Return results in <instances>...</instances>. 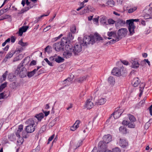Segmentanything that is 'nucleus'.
<instances>
[{"label":"nucleus","mask_w":152,"mask_h":152,"mask_svg":"<svg viewBox=\"0 0 152 152\" xmlns=\"http://www.w3.org/2000/svg\"><path fill=\"white\" fill-rule=\"evenodd\" d=\"M25 124L28 125L25 127L21 134V136L26 138L28 133H32L34 131L35 128L38 124V122H37L35 118H31L27 119L25 122Z\"/></svg>","instance_id":"f257e3e1"},{"label":"nucleus","mask_w":152,"mask_h":152,"mask_svg":"<svg viewBox=\"0 0 152 152\" xmlns=\"http://www.w3.org/2000/svg\"><path fill=\"white\" fill-rule=\"evenodd\" d=\"M67 43V41L66 38H63L60 42L54 43L53 46V48L57 51H59L61 50H64L65 45Z\"/></svg>","instance_id":"f03ea898"},{"label":"nucleus","mask_w":152,"mask_h":152,"mask_svg":"<svg viewBox=\"0 0 152 152\" xmlns=\"http://www.w3.org/2000/svg\"><path fill=\"white\" fill-rule=\"evenodd\" d=\"M139 21L138 19H132L126 20V24L129 25L128 28L130 33V35L132 36L134 33V30L136 26L134 25V22H138Z\"/></svg>","instance_id":"7ed1b4c3"},{"label":"nucleus","mask_w":152,"mask_h":152,"mask_svg":"<svg viewBox=\"0 0 152 152\" xmlns=\"http://www.w3.org/2000/svg\"><path fill=\"white\" fill-rule=\"evenodd\" d=\"M96 38L95 36H90L88 35H85L84 36L83 40L80 42L83 44V46H87L88 44L91 43L93 44L95 42Z\"/></svg>","instance_id":"20e7f679"},{"label":"nucleus","mask_w":152,"mask_h":152,"mask_svg":"<svg viewBox=\"0 0 152 152\" xmlns=\"http://www.w3.org/2000/svg\"><path fill=\"white\" fill-rule=\"evenodd\" d=\"M15 73L17 75H19L21 78H23L27 76V70L25 67H17L15 71Z\"/></svg>","instance_id":"39448f33"},{"label":"nucleus","mask_w":152,"mask_h":152,"mask_svg":"<svg viewBox=\"0 0 152 152\" xmlns=\"http://www.w3.org/2000/svg\"><path fill=\"white\" fill-rule=\"evenodd\" d=\"M144 11L146 13L145 17L146 19L152 18V3L146 7Z\"/></svg>","instance_id":"423d86ee"},{"label":"nucleus","mask_w":152,"mask_h":152,"mask_svg":"<svg viewBox=\"0 0 152 152\" xmlns=\"http://www.w3.org/2000/svg\"><path fill=\"white\" fill-rule=\"evenodd\" d=\"M83 46V44L81 42L77 43L75 45L73 49V52L75 55H78V53L82 50Z\"/></svg>","instance_id":"0eeeda50"},{"label":"nucleus","mask_w":152,"mask_h":152,"mask_svg":"<svg viewBox=\"0 0 152 152\" xmlns=\"http://www.w3.org/2000/svg\"><path fill=\"white\" fill-rule=\"evenodd\" d=\"M127 30L126 28H121L118 30L117 34V37L119 38V40L122 37H125L127 34Z\"/></svg>","instance_id":"6e6552de"},{"label":"nucleus","mask_w":152,"mask_h":152,"mask_svg":"<svg viewBox=\"0 0 152 152\" xmlns=\"http://www.w3.org/2000/svg\"><path fill=\"white\" fill-rule=\"evenodd\" d=\"M107 143L102 141H100L98 144V149L100 150L101 151H104L107 150Z\"/></svg>","instance_id":"1a4fd4ad"},{"label":"nucleus","mask_w":152,"mask_h":152,"mask_svg":"<svg viewBox=\"0 0 152 152\" xmlns=\"http://www.w3.org/2000/svg\"><path fill=\"white\" fill-rule=\"evenodd\" d=\"M134 122H130L126 120H123L122 124L124 126H128V127L130 128H134L135 125L134 123Z\"/></svg>","instance_id":"9d476101"},{"label":"nucleus","mask_w":152,"mask_h":152,"mask_svg":"<svg viewBox=\"0 0 152 152\" xmlns=\"http://www.w3.org/2000/svg\"><path fill=\"white\" fill-rule=\"evenodd\" d=\"M112 136L110 134H107L104 136L103 138V142L106 143H108L112 140Z\"/></svg>","instance_id":"9b49d317"},{"label":"nucleus","mask_w":152,"mask_h":152,"mask_svg":"<svg viewBox=\"0 0 152 152\" xmlns=\"http://www.w3.org/2000/svg\"><path fill=\"white\" fill-rule=\"evenodd\" d=\"M119 144L120 146L123 148H125L128 145V142L124 139H120Z\"/></svg>","instance_id":"f8f14e48"},{"label":"nucleus","mask_w":152,"mask_h":152,"mask_svg":"<svg viewBox=\"0 0 152 152\" xmlns=\"http://www.w3.org/2000/svg\"><path fill=\"white\" fill-rule=\"evenodd\" d=\"M132 64L131 67L132 68L137 69L139 67L140 64L137 59H134L132 60Z\"/></svg>","instance_id":"ddd939ff"},{"label":"nucleus","mask_w":152,"mask_h":152,"mask_svg":"<svg viewBox=\"0 0 152 152\" xmlns=\"http://www.w3.org/2000/svg\"><path fill=\"white\" fill-rule=\"evenodd\" d=\"M111 73L112 75L119 76L121 75L120 70L118 68L115 67L112 70Z\"/></svg>","instance_id":"4468645a"},{"label":"nucleus","mask_w":152,"mask_h":152,"mask_svg":"<svg viewBox=\"0 0 152 152\" xmlns=\"http://www.w3.org/2000/svg\"><path fill=\"white\" fill-rule=\"evenodd\" d=\"M88 77V76H82L75 80V82L79 83H82L85 81Z\"/></svg>","instance_id":"2eb2a0df"},{"label":"nucleus","mask_w":152,"mask_h":152,"mask_svg":"<svg viewBox=\"0 0 152 152\" xmlns=\"http://www.w3.org/2000/svg\"><path fill=\"white\" fill-rule=\"evenodd\" d=\"M23 126L22 124H20L18 126V129L16 132V134L17 137H20L21 135V134L23 131Z\"/></svg>","instance_id":"dca6fc26"},{"label":"nucleus","mask_w":152,"mask_h":152,"mask_svg":"<svg viewBox=\"0 0 152 152\" xmlns=\"http://www.w3.org/2000/svg\"><path fill=\"white\" fill-rule=\"evenodd\" d=\"M85 106L88 109H90L93 107L94 104L93 103L91 102L90 99H89L86 101Z\"/></svg>","instance_id":"f3484780"},{"label":"nucleus","mask_w":152,"mask_h":152,"mask_svg":"<svg viewBox=\"0 0 152 152\" xmlns=\"http://www.w3.org/2000/svg\"><path fill=\"white\" fill-rule=\"evenodd\" d=\"M125 24H126V22L124 20L121 19H119L117 20L115 23V26L116 27L118 26L119 25L123 26Z\"/></svg>","instance_id":"a211bd4d"},{"label":"nucleus","mask_w":152,"mask_h":152,"mask_svg":"<svg viewBox=\"0 0 152 152\" xmlns=\"http://www.w3.org/2000/svg\"><path fill=\"white\" fill-rule=\"evenodd\" d=\"M80 123V121L79 120H77L75 123L71 127V130L72 131H74L76 130L79 127V124Z\"/></svg>","instance_id":"6ab92c4d"},{"label":"nucleus","mask_w":152,"mask_h":152,"mask_svg":"<svg viewBox=\"0 0 152 152\" xmlns=\"http://www.w3.org/2000/svg\"><path fill=\"white\" fill-rule=\"evenodd\" d=\"M44 117V115L43 113H40L38 114H37L35 115V116L34 118H35V119L37 118L38 121H41L42 119H43Z\"/></svg>","instance_id":"aec40b11"},{"label":"nucleus","mask_w":152,"mask_h":152,"mask_svg":"<svg viewBox=\"0 0 152 152\" xmlns=\"http://www.w3.org/2000/svg\"><path fill=\"white\" fill-rule=\"evenodd\" d=\"M65 45V51H66L67 52H73V48L72 45H69V44H66Z\"/></svg>","instance_id":"412c9836"},{"label":"nucleus","mask_w":152,"mask_h":152,"mask_svg":"<svg viewBox=\"0 0 152 152\" xmlns=\"http://www.w3.org/2000/svg\"><path fill=\"white\" fill-rule=\"evenodd\" d=\"M140 81L138 77H135L134 78L132 82V84L134 87H137L140 83Z\"/></svg>","instance_id":"4be33fe9"},{"label":"nucleus","mask_w":152,"mask_h":152,"mask_svg":"<svg viewBox=\"0 0 152 152\" xmlns=\"http://www.w3.org/2000/svg\"><path fill=\"white\" fill-rule=\"evenodd\" d=\"M107 36L110 37H113L114 38L117 37L116 31H108L107 32Z\"/></svg>","instance_id":"5701e85b"},{"label":"nucleus","mask_w":152,"mask_h":152,"mask_svg":"<svg viewBox=\"0 0 152 152\" xmlns=\"http://www.w3.org/2000/svg\"><path fill=\"white\" fill-rule=\"evenodd\" d=\"M72 52L65 51L63 53V56L64 58H70L72 56Z\"/></svg>","instance_id":"b1692460"},{"label":"nucleus","mask_w":152,"mask_h":152,"mask_svg":"<svg viewBox=\"0 0 152 152\" xmlns=\"http://www.w3.org/2000/svg\"><path fill=\"white\" fill-rule=\"evenodd\" d=\"M127 8H129V9L128 10V12L129 13H131L135 11L137 9V7H133L130 6L129 7L128 6L127 7L126 9Z\"/></svg>","instance_id":"393cba45"},{"label":"nucleus","mask_w":152,"mask_h":152,"mask_svg":"<svg viewBox=\"0 0 152 152\" xmlns=\"http://www.w3.org/2000/svg\"><path fill=\"white\" fill-rule=\"evenodd\" d=\"M119 130L120 132L123 134H126L127 132L126 128L124 126H120L119 127Z\"/></svg>","instance_id":"a878e982"},{"label":"nucleus","mask_w":152,"mask_h":152,"mask_svg":"<svg viewBox=\"0 0 152 152\" xmlns=\"http://www.w3.org/2000/svg\"><path fill=\"white\" fill-rule=\"evenodd\" d=\"M106 101V99L103 98H101L99 99L97 102H96V103H98V105H102L104 104Z\"/></svg>","instance_id":"bb28decb"},{"label":"nucleus","mask_w":152,"mask_h":152,"mask_svg":"<svg viewBox=\"0 0 152 152\" xmlns=\"http://www.w3.org/2000/svg\"><path fill=\"white\" fill-rule=\"evenodd\" d=\"M64 59L60 56H58L55 58V61L57 63H60L63 62Z\"/></svg>","instance_id":"cd10ccee"},{"label":"nucleus","mask_w":152,"mask_h":152,"mask_svg":"<svg viewBox=\"0 0 152 152\" xmlns=\"http://www.w3.org/2000/svg\"><path fill=\"white\" fill-rule=\"evenodd\" d=\"M108 81V83L110 84L113 85L115 83V79L111 76L109 77Z\"/></svg>","instance_id":"c85d7f7f"},{"label":"nucleus","mask_w":152,"mask_h":152,"mask_svg":"<svg viewBox=\"0 0 152 152\" xmlns=\"http://www.w3.org/2000/svg\"><path fill=\"white\" fill-rule=\"evenodd\" d=\"M115 39H113L112 40L108 42L107 43H109L110 45L112 44H114L116 42L119 41L120 40L119 38L117 37H115Z\"/></svg>","instance_id":"c756f323"},{"label":"nucleus","mask_w":152,"mask_h":152,"mask_svg":"<svg viewBox=\"0 0 152 152\" xmlns=\"http://www.w3.org/2000/svg\"><path fill=\"white\" fill-rule=\"evenodd\" d=\"M128 116L130 122H135L136 120L133 115L129 114Z\"/></svg>","instance_id":"7c9ffc66"},{"label":"nucleus","mask_w":152,"mask_h":152,"mask_svg":"<svg viewBox=\"0 0 152 152\" xmlns=\"http://www.w3.org/2000/svg\"><path fill=\"white\" fill-rule=\"evenodd\" d=\"M19 138L18 139L17 142L19 145H21L23 143L24 140L23 138H24L22 136V137H20V136L18 137Z\"/></svg>","instance_id":"2f4dec72"},{"label":"nucleus","mask_w":152,"mask_h":152,"mask_svg":"<svg viewBox=\"0 0 152 152\" xmlns=\"http://www.w3.org/2000/svg\"><path fill=\"white\" fill-rule=\"evenodd\" d=\"M23 57V55L20 54L18 56H17L14 58L13 61V62H14L17 61H19Z\"/></svg>","instance_id":"473e14b6"},{"label":"nucleus","mask_w":152,"mask_h":152,"mask_svg":"<svg viewBox=\"0 0 152 152\" xmlns=\"http://www.w3.org/2000/svg\"><path fill=\"white\" fill-rule=\"evenodd\" d=\"M100 22L103 24L108 25L107 23L106 18L104 16L101 18L100 19Z\"/></svg>","instance_id":"72a5a7b5"},{"label":"nucleus","mask_w":152,"mask_h":152,"mask_svg":"<svg viewBox=\"0 0 152 152\" xmlns=\"http://www.w3.org/2000/svg\"><path fill=\"white\" fill-rule=\"evenodd\" d=\"M119 112L115 111L113 113L114 118H117L119 117L121 115V114H120V113H118Z\"/></svg>","instance_id":"f704fd0d"},{"label":"nucleus","mask_w":152,"mask_h":152,"mask_svg":"<svg viewBox=\"0 0 152 152\" xmlns=\"http://www.w3.org/2000/svg\"><path fill=\"white\" fill-rule=\"evenodd\" d=\"M18 44L23 47L26 46L28 45L27 42H23L22 39H21L18 42Z\"/></svg>","instance_id":"c9c22d12"},{"label":"nucleus","mask_w":152,"mask_h":152,"mask_svg":"<svg viewBox=\"0 0 152 152\" xmlns=\"http://www.w3.org/2000/svg\"><path fill=\"white\" fill-rule=\"evenodd\" d=\"M7 71H6L3 74L2 77L0 79V82H2L5 81L7 77Z\"/></svg>","instance_id":"e433bc0d"},{"label":"nucleus","mask_w":152,"mask_h":152,"mask_svg":"<svg viewBox=\"0 0 152 152\" xmlns=\"http://www.w3.org/2000/svg\"><path fill=\"white\" fill-rule=\"evenodd\" d=\"M27 60V58H25L21 62V63L18 65V69L19 67H25L24 64V63L25 62V61Z\"/></svg>","instance_id":"4c0bfd02"},{"label":"nucleus","mask_w":152,"mask_h":152,"mask_svg":"<svg viewBox=\"0 0 152 152\" xmlns=\"http://www.w3.org/2000/svg\"><path fill=\"white\" fill-rule=\"evenodd\" d=\"M40 150V146L38 145L35 149H33L30 152H39Z\"/></svg>","instance_id":"58836bf2"},{"label":"nucleus","mask_w":152,"mask_h":152,"mask_svg":"<svg viewBox=\"0 0 152 152\" xmlns=\"http://www.w3.org/2000/svg\"><path fill=\"white\" fill-rule=\"evenodd\" d=\"M72 79L71 78L68 77L67 79H66L64 80V82H65L66 81H67V86H68L70 83L72 81Z\"/></svg>","instance_id":"ea45409f"},{"label":"nucleus","mask_w":152,"mask_h":152,"mask_svg":"<svg viewBox=\"0 0 152 152\" xmlns=\"http://www.w3.org/2000/svg\"><path fill=\"white\" fill-rule=\"evenodd\" d=\"M70 30L72 33H75L76 31V27L75 25H73L70 28Z\"/></svg>","instance_id":"a19ab883"},{"label":"nucleus","mask_w":152,"mask_h":152,"mask_svg":"<svg viewBox=\"0 0 152 152\" xmlns=\"http://www.w3.org/2000/svg\"><path fill=\"white\" fill-rule=\"evenodd\" d=\"M74 36H73L72 34V33L69 32L67 35V39L69 40H72L74 38Z\"/></svg>","instance_id":"79ce46f5"},{"label":"nucleus","mask_w":152,"mask_h":152,"mask_svg":"<svg viewBox=\"0 0 152 152\" xmlns=\"http://www.w3.org/2000/svg\"><path fill=\"white\" fill-rule=\"evenodd\" d=\"M34 74L33 73L32 71L28 72L27 71V76L29 78H30L33 76Z\"/></svg>","instance_id":"37998d69"},{"label":"nucleus","mask_w":152,"mask_h":152,"mask_svg":"<svg viewBox=\"0 0 152 152\" xmlns=\"http://www.w3.org/2000/svg\"><path fill=\"white\" fill-rule=\"evenodd\" d=\"M7 86V84L6 83H4L2 84L0 86V92L2 91L3 89L4 88Z\"/></svg>","instance_id":"c03bdc74"},{"label":"nucleus","mask_w":152,"mask_h":152,"mask_svg":"<svg viewBox=\"0 0 152 152\" xmlns=\"http://www.w3.org/2000/svg\"><path fill=\"white\" fill-rule=\"evenodd\" d=\"M28 28V26H23L20 28L21 29L23 32H25L27 30Z\"/></svg>","instance_id":"a18cd8bd"},{"label":"nucleus","mask_w":152,"mask_h":152,"mask_svg":"<svg viewBox=\"0 0 152 152\" xmlns=\"http://www.w3.org/2000/svg\"><path fill=\"white\" fill-rule=\"evenodd\" d=\"M46 130V126L45 125L43 126L39 131V132L42 133Z\"/></svg>","instance_id":"49530a36"},{"label":"nucleus","mask_w":152,"mask_h":152,"mask_svg":"<svg viewBox=\"0 0 152 152\" xmlns=\"http://www.w3.org/2000/svg\"><path fill=\"white\" fill-rule=\"evenodd\" d=\"M89 11V9L87 7H85L84 9L83 10L82 12L83 14H85L87 12H88Z\"/></svg>","instance_id":"de8ad7c7"},{"label":"nucleus","mask_w":152,"mask_h":152,"mask_svg":"<svg viewBox=\"0 0 152 152\" xmlns=\"http://www.w3.org/2000/svg\"><path fill=\"white\" fill-rule=\"evenodd\" d=\"M96 38L95 40H102V37L101 36L98 34H97L96 36H95Z\"/></svg>","instance_id":"09e8293b"},{"label":"nucleus","mask_w":152,"mask_h":152,"mask_svg":"<svg viewBox=\"0 0 152 152\" xmlns=\"http://www.w3.org/2000/svg\"><path fill=\"white\" fill-rule=\"evenodd\" d=\"M115 21L113 20V19L110 18L108 20V26L110 24H114Z\"/></svg>","instance_id":"8fccbe9b"},{"label":"nucleus","mask_w":152,"mask_h":152,"mask_svg":"<svg viewBox=\"0 0 152 152\" xmlns=\"http://www.w3.org/2000/svg\"><path fill=\"white\" fill-rule=\"evenodd\" d=\"M107 4L111 7L113 6L115 4L114 1L113 0L108 1L107 2Z\"/></svg>","instance_id":"3c124183"},{"label":"nucleus","mask_w":152,"mask_h":152,"mask_svg":"<svg viewBox=\"0 0 152 152\" xmlns=\"http://www.w3.org/2000/svg\"><path fill=\"white\" fill-rule=\"evenodd\" d=\"M112 152H121V151L118 147H116L113 149Z\"/></svg>","instance_id":"603ef678"},{"label":"nucleus","mask_w":152,"mask_h":152,"mask_svg":"<svg viewBox=\"0 0 152 152\" xmlns=\"http://www.w3.org/2000/svg\"><path fill=\"white\" fill-rule=\"evenodd\" d=\"M147 99V97L146 96L143 99V100L140 101L139 102L140 104H141V105H143V104L145 103V101Z\"/></svg>","instance_id":"864d4df0"},{"label":"nucleus","mask_w":152,"mask_h":152,"mask_svg":"<svg viewBox=\"0 0 152 152\" xmlns=\"http://www.w3.org/2000/svg\"><path fill=\"white\" fill-rule=\"evenodd\" d=\"M44 60L50 66H53V64L52 63L50 62L47 58H45Z\"/></svg>","instance_id":"5fc2aeb1"},{"label":"nucleus","mask_w":152,"mask_h":152,"mask_svg":"<svg viewBox=\"0 0 152 152\" xmlns=\"http://www.w3.org/2000/svg\"><path fill=\"white\" fill-rule=\"evenodd\" d=\"M16 39V37L13 36H12L10 38V40H11V42L12 43L14 42L15 41Z\"/></svg>","instance_id":"6e6d98bb"},{"label":"nucleus","mask_w":152,"mask_h":152,"mask_svg":"<svg viewBox=\"0 0 152 152\" xmlns=\"http://www.w3.org/2000/svg\"><path fill=\"white\" fill-rule=\"evenodd\" d=\"M121 61L124 64L126 65H128L129 64V63L128 61L126 60H121Z\"/></svg>","instance_id":"4d7b16f0"},{"label":"nucleus","mask_w":152,"mask_h":152,"mask_svg":"<svg viewBox=\"0 0 152 152\" xmlns=\"http://www.w3.org/2000/svg\"><path fill=\"white\" fill-rule=\"evenodd\" d=\"M145 86V84L144 83H142L140 85V89H141V90H143Z\"/></svg>","instance_id":"13d9d810"},{"label":"nucleus","mask_w":152,"mask_h":152,"mask_svg":"<svg viewBox=\"0 0 152 152\" xmlns=\"http://www.w3.org/2000/svg\"><path fill=\"white\" fill-rule=\"evenodd\" d=\"M55 136L54 134H53L51 136H50L48 139V142L47 143V144H48L50 141H51L53 139Z\"/></svg>","instance_id":"bf43d9fd"},{"label":"nucleus","mask_w":152,"mask_h":152,"mask_svg":"<svg viewBox=\"0 0 152 152\" xmlns=\"http://www.w3.org/2000/svg\"><path fill=\"white\" fill-rule=\"evenodd\" d=\"M14 79V80L15 79L16 76L15 75H13V74L10 73V81H12V79Z\"/></svg>","instance_id":"052dcab7"},{"label":"nucleus","mask_w":152,"mask_h":152,"mask_svg":"<svg viewBox=\"0 0 152 152\" xmlns=\"http://www.w3.org/2000/svg\"><path fill=\"white\" fill-rule=\"evenodd\" d=\"M146 65V64L145 61H144V59L141 61L140 63V65L142 66H145Z\"/></svg>","instance_id":"680f3d73"},{"label":"nucleus","mask_w":152,"mask_h":152,"mask_svg":"<svg viewBox=\"0 0 152 152\" xmlns=\"http://www.w3.org/2000/svg\"><path fill=\"white\" fill-rule=\"evenodd\" d=\"M10 17L9 15H7L4 16H3L1 17V18L0 19V20L4 19H5L8 18Z\"/></svg>","instance_id":"e2e57ef3"},{"label":"nucleus","mask_w":152,"mask_h":152,"mask_svg":"<svg viewBox=\"0 0 152 152\" xmlns=\"http://www.w3.org/2000/svg\"><path fill=\"white\" fill-rule=\"evenodd\" d=\"M83 141L82 140L79 141L78 143H77L76 146V149L78 148L80 146L82 145Z\"/></svg>","instance_id":"0e129e2a"},{"label":"nucleus","mask_w":152,"mask_h":152,"mask_svg":"<svg viewBox=\"0 0 152 152\" xmlns=\"http://www.w3.org/2000/svg\"><path fill=\"white\" fill-rule=\"evenodd\" d=\"M23 33V31H22L21 29L20 28L19 29L18 32L19 36H21L22 35Z\"/></svg>","instance_id":"69168bd1"},{"label":"nucleus","mask_w":152,"mask_h":152,"mask_svg":"<svg viewBox=\"0 0 152 152\" xmlns=\"http://www.w3.org/2000/svg\"><path fill=\"white\" fill-rule=\"evenodd\" d=\"M36 64V61L34 60H33L32 61H31L30 64V66H33L35 65Z\"/></svg>","instance_id":"338daca9"},{"label":"nucleus","mask_w":152,"mask_h":152,"mask_svg":"<svg viewBox=\"0 0 152 152\" xmlns=\"http://www.w3.org/2000/svg\"><path fill=\"white\" fill-rule=\"evenodd\" d=\"M17 87L16 85V83L13 82L11 84V88L12 89H14Z\"/></svg>","instance_id":"774afa93"}]
</instances>
